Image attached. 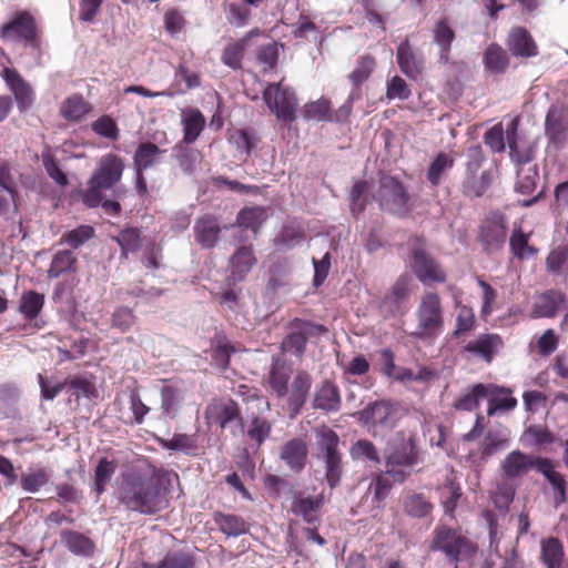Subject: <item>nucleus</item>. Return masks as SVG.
Listing matches in <instances>:
<instances>
[{"instance_id": "61", "label": "nucleus", "mask_w": 568, "mask_h": 568, "mask_svg": "<svg viewBox=\"0 0 568 568\" xmlns=\"http://www.w3.org/2000/svg\"><path fill=\"white\" fill-rule=\"evenodd\" d=\"M304 239V232L301 229L284 226L278 237H276L275 243L281 250L287 251L301 244Z\"/></svg>"}, {"instance_id": "44", "label": "nucleus", "mask_w": 568, "mask_h": 568, "mask_svg": "<svg viewBox=\"0 0 568 568\" xmlns=\"http://www.w3.org/2000/svg\"><path fill=\"white\" fill-rule=\"evenodd\" d=\"M349 456L354 462L379 465L382 459L374 443L368 439H358L352 444Z\"/></svg>"}, {"instance_id": "3", "label": "nucleus", "mask_w": 568, "mask_h": 568, "mask_svg": "<svg viewBox=\"0 0 568 568\" xmlns=\"http://www.w3.org/2000/svg\"><path fill=\"white\" fill-rule=\"evenodd\" d=\"M316 449L317 459L324 465L326 483L334 489L339 485L344 474L338 435L332 428L322 426L316 430Z\"/></svg>"}, {"instance_id": "2", "label": "nucleus", "mask_w": 568, "mask_h": 568, "mask_svg": "<svg viewBox=\"0 0 568 568\" xmlns=\"http://www.w3.org/2000/svg\"><path fill=\"white\" fill-rule=\"evenodd\" d=\"M123 171L124 162L120 156L112 153L102 156L82 194L83 203L89 207H98L101 191L112 189L121 180Z\"/></svg>"}, {"instance_id": "22", "label": "nucleus", "mask_w": 568, "mask_h": 568, "mask_svg": "<svg viewBox=\"0 0 568 568\" xmlns=\"http://www.w3.org/2000/svg\"><path fill=\"white\" fill-rule=\"evenodd\" d=\"M293 374V367L281 357H273L267 382L277 397L283 398L288 394V382Z\"/></svg>"}, {"instance_id": "27", "label": "nucleus", "mask_w": 568, "mask_h": 568, "mask_svg": "<svg viewBox=\"0 0 568 568\" xmlns=\"http://www.w3.org/2000/svg\"><path fill=\"white\" fill-rule=\"evenodd\" d=\"M313 408L326 413L339 410L341 395L338 387L327 379L322 382L321 386L315 392Z\"/></svg>"}, {"instance_id": "33", "label": "nucleus", "mask_w": 568, "mask_h": 568, "mask_svg": "<svg viewBox=\"0 0 568 568\" xmlns=\"http://www.w3.org/2000/svg\"><path fill=\"white\" fill-rule=\"evenodd\" d=\"M172 158L176 160L185 174L192 175L202 160V154L199 150L190 148L189 144L180 142L172 149Z\"/></svg>"}, {"instance_id": "47", "label": "nucleus", "mask_w": 568, "mask_h": 568, "mask_svg": "<svg viewBox=\"0 0 568 568\" xmlns=\"http://www.w3.org/2000/svg\"><path fill=\"white\" fill-rule=\"evenodd\" d=\"M258 34V30H252L247 36L236 42L230 43L225 47L222 53V62L233 70L242 67V59L244 55L245 43L250 37Z\"/></svg>"}, {"instance_id": "14", "label": "nucleus", "mask_w": 568, "mask_h": 568, "mask_svg": "<svg viewBox=\"0 0 568 568\" xmlns=\"http://www.w3.org/2000/svg\"><path fill=\"white\" fill-rule=\"evenodd\" d=\"M1 77L13 94L19 112L23 113L30 110L36 100L32 87L13 68H4Z\"/></svg>"}, {"instance_id": "26", "label": "nucleus", "mask_w": 568, "mask_h": 568, "mask_svg": "<svg viewBox=\"0 0 568 568\" xmlns=\"http://www.w3.org/2000/svg\"><path fill=\"white\" fill-rule=\"evenodd\" d=\"M503 346V341L497 334H483L477 339L469 342L465 351L490 363L497 351Z\"/></svg>"}, {"instance_id": "25", "label": "nucleus", "mask_w": 568, "mask_h": 568, "mask_svg": "<svg viewBox=\"0 0 568 568\" xmlns=\"http://www.w3.org/2000/svg\"><path fill=\"white\" fill-rule=\"evenodd\" d=\"M508 49L515 57L530 58L538 53L537 45L529 32L521 27L511 29L507 40Z\"/></svg>"}, {"instance_id": "59", "label": "nucleus", "mask_w": 568, "mask_h": 568, "mask_svg": "<svg viewBox=\"0 0 568 568\" xmlns=\"http://www.w3.org/2000/svg\"><path fill=\"white\" fill-rule=\"evenodd\" d=\"M94 233V229L91 225H80L63 234L61 243H65L77 250L91 240Z\"/></svg>"}, {"instance_id": "57", "label": "nucleus", "mask_w": 568, "mask_h": 568, "mask_svg": "<svg viewBox=\"0 0 568 568\" xmlns=\"http://www.w3.org/2000/svg\"><path fill=\"white\" fill-rule=\"evenodd\" d=\"M538 179L539 175L536 165L518 168L515 190L524 195L531 194L536 189Z\"/></svg>"}, {"instance_id": "54", "label": "nucleus", "mask_w": 568, "mask_h": 568, "mask_svg": "<svg viewBox=\"0 0 568 568\" xmlns=\"http://www.w3.org/2000/svg\"><path fill=\"white\" fill-rule=\"evenodd\" d=\"M266 215L264 209L258 206L244 207L239 212L236 223L240 227L251 230L255 234L264 223Z\"/></svg>"}, {"instance_id": "24", "label": "nucleus", "mask_w": 568, "mask_h": 568, "mask_svg": "<svg viewBox=\"0 0 568 568\" xmlns=\"http://www.w3.org/2000/svg\"><path fill=\"white\" fill-rule=\"evenodd\" d=\"M518 122L517 120H513L507 129V141L509 148V155L513 162L518 168H527L526 165H531L530 163L534 160L535 150L532 145L519 143L516 139Z\"/></svg>"}, {"instance_id": "32", "label": "nucleus", "mask_w": 568, "mask_h": 568, "mask_svg": "<svg viewBox=\"0 0 568 568\" xmlns=\"http://www.w3.org/2000/svg\"><path fill=\"white\" fill-rule=\"evenodd\" d=\"M490 389H494L487 384H475L468 388L457 400L454 403V408L463 412H471L479 406L481 399L486 398L491 394Z\"/></svg>"}, {"instance_id": "35", "label": "nucleus", "mask_w": 568, "mask_h": 568, "mask_svg": "<svg viewBox=\"0 0 568 568\" xmlns=\"http://www.w3.org/2000/svg\"><path fill=\"white\" fill-rule=\"evenodd\" d=\"M540 558L546 568H562L565 550L561 541L556 537L542 540Z\"/></svg>"}, {"instance_id": "49", "label": "nucleus", "mask_w": 568, "mask_h": 568, "mask_svg": "<svg viewBox=\"0 0 568 568\" xmlns=\"http://www.w3.org/2000/svg\"><path fill=\"white\" fill-rule=\"evenodd\" d=\"M454 166V159L445 153L440 152L430 163L427 170V180L433 186H437L442 183L447 172Z\"/></svg>"}, {"instance_id": "36", "label": "nucleus", "mask_w": 568, "mask_h": 568, "mask_svg": "<svg viewBox=\"0 0 568 568\" xmlns=\"http://www.w3.org/2000/svg\"><path fill=\"white\" fill-rule=\"evenodd\" d=\"M564 302V295L559 292L549 291L544 293L534 304L531 317H554Z\"/></svg>"}, {"instance_id": "30", "label": "nucleus", "mask_w": 568, "mask_h": 568, "mask_svg": "<svg viewBox=\"0 0 568 568\" xmlns=\"http://www.w3.org/2000/svg\"><path fill=\"white\" fill-rule=\"evenodd\" d=\"M231 278L233 282L242 281L256 263L252 247L241 246L231 257Z\"/></svg>"}, {"instance_id": "63", "label": "nucleus", "mask_w": 568, "mask_h": 568, "mask_svg": "<svg viewBox=\"0 0 568 568\" xmlns=\"http://www.w3.org/2000/svg\"><path fill=\"white\" fill-rule=\"evenodd\" d=\"M462 496L463 491L460 485L455 480H447L442 493L445 511L449 514L454 513Z\"/></svg>"}, {"instance_id": "51", "label": "nucleus", "mask_w": 568, "mask_h": 568, "mask_svg": "<svg viewBox=\"0 0 568 568\" xmlns=\"http://www.w3.org/2000/svg\"><path fill=\"white\" fill-rule=\"evenodd\" d=\"M197 439L195 435L187 434H174L170 439H159V444L162 448L173 452H181L186 455H192L196 448Z\"/></svg>"}, {"instance_id": "23", "label": "nucleus", "mask_w": 568, "mask_h": 568, "mask_svg": "<svg viewBox=\"0 0 568 568\" xmlns=\"http://www.w3.org/2000/svg\"><path fill=\"white\" fill-rule=\"evenodd\" d=\"M568 123L558 106H550L545 120V134L551 144L561 146L567 138Z\"/></svg>"}, {"instance_id": "4", "label": "nucleus", "mask_w": 568, "mask_h": 568, "mask_svg": "<svg viewBox=\"0 0 568 568\" xmlns=\"http://www.w3.org/2000/svg\"><path fill=\"white\" fill-rule=\"evenodd\" d=\"M417 320L416 329L410 336L427 341L438 337L444 329V312L440 297L437 293L424 294L415 312Z\"/></svg>"}, {"instance_id": "10", "label": "nucleus", "mask_w": 568, "mask_h": 568, "mask_svg": "<svg viewBox=\"0 0 568 568\" xmlns=\"http://www.w3.org/2000/svg\"><path fill=\"white\" fill-rule=\"evenodd\" d=\"M418 463V453L415 438L409 437L407 443L393 448L385 457L386 474L394 481L404 483L408 473L398 467H413Z\"/></svg>"}, {"instance_id": "31", "label": "nucleus", "mask_w": 568, "mask_h": 568, "mask_svg": "<svg viewBox=\"0 0 568 568\" xmlns=\"http://www.w3.org/2000/svg\"><path fill=\"white\" fill-rule=\"evenodd\" d=\"M183 140L185 144H191L197 140L205 126V118L197 109H189L182 112Z\"/></svg>"}, {"instance_id": "56", "label": "nucleus", "mask_w": 568, "mask_h": 568, "mask_svg": "<svg viewBox=\"0 0 568 568\" xmlns=\"http://www.w3.org/2000/svg\"><path fill=\"white\" fill-rule=\"evenodd\" d=\"M547 272L552 275H561L568 270V246L558 245L546 257Z\"/></svg>"}, {"instance_id": "39", "label": "nucleus", "mask_w": 568, "mask_h": 568, "mask_svg": "<svg viewBox=\"0 0 568 568\" xmlns=\"http://www.w3.org/2000/svg\"><path fill=\"white\" fill-rule=\"evenodd\" d=\"M538 473L542 474L549 484L556 490V504L566 501V480L561 474L555 470V466L549 458L540 460Z\"/></svg>"}, {"instance_id": "15", "label": "nucleus", "mask_w": 568, "mask_h": 568, "mask_svg": "<svg viewBox=\"0 0 568 568\" xmlns=\"http://www.w3.org/2000/svg\"><path fill=\"white\" fill-rule=\"evenodd\" d=\"M545 457L527 455L519 449L513 450L503 460L500 469L506 479L526 476L531 469L539 470L540 460Z\"/></svg>"}, {"instance_id": "38", "label": "nucleus", "mask_w": 568, "mask_h": 568, "mask_svg": "<svg viewBox=\"0 0 568 568\" xmlns=\"http://www.w3.org/2000/svg\"><path fill=\"white\" fill-rule=\"evenodd\" d=\"M485 69L494 74L504 73L509 64L507 52L498 44L491 43L484 52Z\"/></svg>"}, {"instance_id": "1", "label": "nucleus", "mask_w": 568, "mask_h": 568, "mask_svg": "<svg viewBox=\"0 0 568 568\" xmlns=\"http://www.w3.org/2000/svg\"><path fill=\"white\" fill-rule=\"evenodd\" d=\"M118 498L128 510L144 515H154L164 507L160 480L140 471L122 475Z\"/></svg>"}, {"instance_id": "5", "label": "nucleus", "mask_w": 568, "mask_h": 568, "mask_svg": "<svg viewBox=\"0 0 568 568\" xmlns=\"http://www.w3.org/2000/svg\"><path fill=\"white\" fill-rule=\"evenodd\" d=\"M399 418L398 405L389 399L372 402L357 412V420L373 436L390 432L396 427Z\"/></svg>"}, {"instance_id": "18", "label": "nucleus", "mask_w": 568, "mask_h": 568, "mask_svg": "<svg viewBox=\"0 0 568 568\" xmlns=\"http://www.w3.org/2000/svg\"><path fill=\"white\" fill-rule=\"evenodd\" d=\"M205 418L209 423L217 424L221 428L227 427L233 422H237L243 427L240 407L236 402L230 398L207 405Z\"/></svg>"}, {"instance_id": "16", "label": "nucleus", "mask_w": 568, "mask_h": 568, "mask_svg": "<svg viewBox=\"0 0 568 568\" xmlns=\"http://www.w3.org/2000/svg\"><path fill=\"white\" fill-rule=\"evenodd\" d=\"M325 499L323 493L315 497L295 495L292 500V513L301 517L308 526L321 525V509L324 506Z\"/></svg>"}, {"instance_id": "8", "label": "nucleus", "mask_w": 568, "mask_h": 568, "mask_svg": "<svg viewBox=\"0 0 568 568\" xmlns=\"http://www.w3.org/2000/svg\"><path fill=\"white\" fill-rule=\"evenodd\" d=\"M508 220L499 211L490 212L481 222L478 232V241L483 251L488 254L500 252L507 240Z\"/></svg>"}, {"instance_id": "13", "label": "nucleus", "mask_w": 568, "mask_h": 568, "mask_svg": "<svg viewBox=\"0 0 568 568\" xmlns=\"http://www.w3.org/2000/svg\"><path fill=\"white\" fill-rule=\"evenodd\" d=\"M1 37L10 41H23L27 45L38 47L37 26L28 12H20L1 28Z\"/></svg>"}, {"instance_id": "34", "label": "nucleus", "mask_w": 568, "mask_h": 568, "mask_svg": "<svg viewBox=\"0 0 568 568\" xmlns=\"http://www.w3.org/2000/svg\"><path fill=\"white\" fill-rule=\"evenodd\" d=\"M61 540L72 554L89 557L93 554L95 545L87 536L74 530H63Z\"/></svg>"}, {"instance_id": "62", "label": "nucleus", "mask_w": 568, "mask_h": 568, "mask_svg": "<svg viewBox=\"0 0 568 568\" xmlns=\"http://www.w3.org/2000/svg\"><path fill=\"white\" fill-rule=\"evenodd\" d=\"M115 241L122 250V254L128 256L129 253L136 252L141 247V237L136 229L130 227L120 232Z\"/></svg>"}, {"instance_id": "6", "label": "nucleus", "mask_w": 568, "mask_h": 568, "mask_svg": "<svg viewBox=\"0 0 568 568\" xmlns=\"http://www.w3.org/2000/svg\"><path fill=\"white\" fill-rule=\"evenodd\" d=\"M429 550L443 552L447 561L452 564L454 568H457L462 557L473 555L476 548L471 541L458 530L446 525H439L433 530Z\"/></svg>"}, {"instance_id": "48", "label": "nucleus", "mask_w": 568, "mask_h": 568, "mask_svg": "<svg viewBox=\"0 0 568 568\" xmlns=\"http://www.w3.org/2000/svg\"><path fill=\"white\" fill-rule=\"evenodd\" d=\"M44 305V295L36 291L24 292L20 298L19 311L24 320L31 322L38 317Z\"/></svg>"}, {"instance_id": "64", "label": "nucleus", "mask_w": 568, "mask_h": 568, "mask_svg": "<svg viewBox=\"0 0 568 568\" xmlns=\"http://www.w3.org/2000/svg\"><path fill=\"white\" fill-rule=\"evenodd\" d=\"M194 559L185 552L168 554L155 568H194Z\"/></svg>"}, {"instance_id": "28", "label": "nucleus", "mask_w": 568, "mask_h": 568, "mask_svg": "<svg viewBox=\"0 0 568 568\" xmlns=\"http://www.w3.org/2000/svg\"><path fill=\"white\" fill-rule=\"evenodd\" d=\"M487 386L494 387V389H490L491 394L486 397L488 399V416H494L499 412H510L516 408L518 402L511 396L509 388L495 384H487Z\"/></svg>"}, {"instance_id": "41", "label": "nucleus", "mask_w": 568, "mask_h": 568, "mask_svg": "<svg viewBox=\"0 0 568 568\" xmlns=\"http://www.w3.org/2000/svg\"><path fill=\"white\" fill-rule=\"evenodd\" d=\"M90 109V104L81 94H72L61 103L60 114L68 121L77 122L80 121Z\"/></svg>"}, {"instance_id": "43", "label": "nucleus", "mask_w": 568, "mask_h": 568, "mask_svg": "<svg viewBox=\"0 0 568 568\" xmlns=\"http://www.w3.org/2000/svg\"><path fill=\"white\" fill-rule=\"evenodd\" d=\"M165 152L156 144L151 142L141 143L133 156L134 168L139 171H145L159 161V155Z\"/></svg>"}, {"instance_id": "21", "label": "nucleus", "mask_w": 568, "mask_h": 568, "mask_svg": "<svg viewBox=\"0 0 568 568\" xmlns=\"http://www.w3.org/2000/svg\"><path fill=\"white\" fill-rule=\"evenodd\" d=\"M396 60L400 71L407 78L416 81L422 74L424 59L413 50L408 40L403 41L397 47Z\"/></svg>"}, {"instance_id": "46", "label": "nucleus", "mask_w": 568, "mask_h": 568, "mask_svg": "<svg viewBox=\"0 0 568 568\" xmlns=\"http://www.w3.org/2000/svg\"><path fill=\"white\" fill-rule=\"evenodd\" d=\"M509 248L515 257L524 260L532 257L538 250L529 245V235L525 234L520 226L515 227L509 237Z\"/></svg>"}, {"instance_id": "29", "label": "nucleus", "mask_w": 568, "mask_h": 568, "mask_svg": "<svg viewBox=\"0 0 568 568\" xmlns=\"http://www.w3.org/2000/svg\"><path fill=\"white\" fill-rule=\"evenodd\" d=\"M160 395L162 415L165 418H175L184 402L183 389L174 384H165L162 386Z\"/></svg>"}, {"instance_id": "7", "label": "nucleus", "mask_w": 568, "mask_h": 568, "mask_svg": "<svg viewBox=\"0 0 568 568\" xmlns=\"http://www.w3.org/2000/svg\"><path fill=\"white\" fill-rule=\"evenodd\" d=\"M375 200L383 211L392 214L405 216L409 212V194L403 183L393 176L381 178Z\"/></svg>"}, {"instance_id": "52", "label": "nucleus", "mask_w": 568, "mask_h": 568, "mask_svg": "<svg viewBox=\"0 0 568 568\" xmlns=\"http://www.w3.org/2000/svg\"><path fill=\"white\" fill-rule=\"evenodd\" d=\"M404 511L413 518H425L433 509V505L423 494L408 495L403 501Z\"/></svg>"}, {"instance_id": "37", "label": "nucleus", "mask_w": 568, "mask_h": 568, "mask_svg": "<svg viewBox=\"0 0 568 568\" xmlns=\"http://www.w3.org/2000/svg\"><path fill=\"white\" fill-rule=\"evenodd\" d=\"M434 42L439 47V61L447 63L452 43L455 39L454 30L448 26L446 20H439L433 29Z\"/></svg>"}, {"instance_id": "9", "label": "nucleus", "mask_w": 568, "mask_h": 568, "mask_svg": "<svg viewBox=\"0 0 568 568\" xmlns=\"http://www.w3.org/2000/svg\"><path fill=\"white\" fill-rule=\"evenodd\" d=\"M263 100L278 120L293 122L296 119L297 98L292 88L268 83L263 90Z\"/></svg>"}, {"instance_id": "19", "label": "nucleus", "mask_w": 568, "mask_h": 568, "mask_svg": "<svg viewBox=\"0 0 568 568\" xmlns=\"http://www.w3.org/2000/svg\"><path fill=\"white\" fill-rule=\"evenodd\" d=\"M308 447L303 438H293L287 440L280 452V458L287 468L300 474L306 466Z\"/></svg>"}, {"instance_id": "53", "label": "nucleus", "mask_w": 568, "mask_h": 568, "mask_svg": "<svg viewBox=\"0 0 568 568\" xmlns=\"http://www.w3.org/2000/svg\"><path fill=\"white\" fill-rule=\"evenodd\" d=\"M75 263L77 257L71 251H58L52 257L50 268L48 270V276L51 278H57L64 273L71 272L74 270Z\"/></svg>"}, {"instance_id": "20", "label": "nucleus", "mask_w": 568, "mask_h": 568, "mask_svg": "<svg viewBox=\"0 0 568 568\" xmlns=\"http://www.w3.org/2000/svg\"><path fill=\"white\" fill-rule=\"evenodd\" d=\"M195 242L204 250L213 248L220 237L221 226L217 219L211 214L197 217L193 225Z\"/></svg>"}, {"instance_id": "40", "label": "nucleus", "mask_w": 568, "mask_h": 568, "mask_svg": "<svg viewBox=\"0 0 568 568\" xmlns=\"http://www.w3.org/2000/svg\"><path fill=\"white\" fill-rule=\"evenodd\" d=\"M509 446L508 435L504 430H488L480 446V458L488 460L495 454Z\"/></svg>"}, {"instance_id": "17", "label": "nucleus", "mask_w": 568, "mask_h": 568, "mask_svg": "<svg viewBox=\"0 0 568 568\" xmlns=\"http://www.w3.org/2000/svg\"><path fill=\"white\" fill-rule=\"evenodd\" d=\"M312 384L313 378L306 371H298L295 374L291 388H288V394L286 395L287 408L292 418L301 413L307 400Z\"/></svg>"}, {"instance_id": "58", "label": "nucleus", "mask_w": 568, "mask_h": 568, "mask_svg": "<svg viewBox=\"0 0 568 568\" xmlns=\"http://www.w3.org/2000/svg\"><path fill=\"white\" fill-rule=\"evenodd\" d=\"M304 119L314 121H333V113L331 112V102L325 98L317 101L310 102L304 106Z\"/></svg>"}, {"instance_id": "60", "label": "nucleus", "mask_w": 568, "mask_h": 568, "mask_svg": "<svg viewBox=\"0 0 568 568\" xmlns=\"http://www.w3.org/2000/svg\"><path fill=\"white\" fill-rule=\"evenodd\" d=\"M272 430L271 423L262 417H253L247 429V437L261 446L268 437Z\"/></svg>"}, {"instance_id": "50", "label": "nucleus", "mask_w": 568, "mask_h": 568, "mask_svg": "<svg viewBox=\"0 0 568 568\" xmlns=\"http://www.w3.org/2000/svg\"><path fill=\"white\" fill-rule=\"evenodd\" d=\"M376 67L374 57L364 54L356 61L354 70L349 73L348 79L353 85L352 89L361 90V85L368 80Z\"/></svg>"}, {"instance_id": "12", "label": "nucleus", "mask_w": 568, "mask_h": 568, "mask_svg": "<svg viewBox=\"0 0 568 568\" xmlns=\"http://www.w3.org/2000/svg\"><path fill=\"white\" fill-rule=\"evenodd\" d=\"M410 266L416 277L424 285H429L434 282L444 283L446 281L445 272L440 268L436 260L426 253L419 243L412 248Z\"/></svg>"}, {"instance_id": "11", "label": "nucleus", "mask_w": 568, "mask_h": 568, "mask_svg": "<svg viewBox=\"0 0 568 568\" xmlns=\"http://www.w3.org/2000/svg\"><path fill=\"white\" fill-rule=\"evenodd\" d=\"M412 277L402 275L381 302V310L387 317L404 316L409 310Z\"/></svg>"}, {"instance_id": "42", "label": "nucleus", "mask_w": 568, "mask_h": 568, "mask_svg": "<svg viewBox=\"0 0 568 568\" xmlns=\"http://www.w3.org/2000/svg\"><path fill=\"white\" fill-rule=\"evenodd\" d=\"M252 7L243 1L226 0L224 4L225 18L230 24L244 27L248 24L252 17Z\"/></svg>"}, {"instance_id": "45", "label": "nucleus", "mask_w": 568, "mask_h": 568, "mask_svg": "<svg viewBox=\"0 0 568 568\" xmlns=\"http://www.w3.org/2000/svg\"><path fill=\"white\" fill-rule=\"evenodd\" d=\"M214 519L219 529L227 537H239L248 531L247 524L240 516L220 513Z\"/></svg>"}, {"instance_id": "55", "label": "nucleus", "mask_w": 568, "mask_h": 568, "mask_svg": "<svg viewBox=\"0 0 568 568\" xmlns=\"http://www.w3.org/2000/svg\"><path fill=\"white\" fill-rule=\"evenodd\" d=\"M50 479V474L43 469H29L21 475L20 485L26 493L34 494L44 487Z\"/></svg>"}]
</instances>
